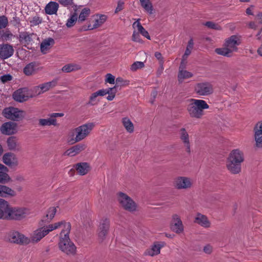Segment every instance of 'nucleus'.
<instances>
[{"label":"nucleus","instance_id":"1","mask_svg":"<svg viewBox=\"0 0 262 262\" xmlns=\"http://www.w3.org/2000/svg\"><path fill=\"white\" fill-rule=\"evenodd\" d=\"M63 223L61 227L62 231L60 233V238L58 243L59 249L67 255H74L76 252V247L71 241L69 237V233L71 231V226L69 222L61 221Z\"/></svg>","mask_w":262,"mask_h":262},{"label":"nucleus","instance_id":"2","mask_svg":"<svg viewBox=\"0 0 262 262\" xmlns=\"http://www.w3.org/2000/svg\"><path fill=\"white\" fill-rule=\"evenodd\" d=\"M186 111L190 118L201 119L205 115V110L209 108V105L204 100L190 98L187 100Z\"/></svg>","mask_w":262,"mask_h":262},{"label":"nucleus","instance_id":"3","mask_svg":"<svg viewBox=\"0 0 262 262\" xmlns=\"http://www.w3.org/2000/svg\"><path fill=\"white\" fill-rule=\"evenodd\" d=\"M244 161V153L238 149H233L227 158V168L232 174H238L241 171V165Z\"/></svg>","mask_w":262,"mask_h":262},{"label":"nucleus","instance_id":"4","mask_svg":"<svg viewBox=\"0 0 262 262\" xmlns=\"http://www.w3.org/2000/svg\"><path fill=\"white\" fill-rule=\"evenodd\" d=\"M94 126V123L89 122L75 128L70 133L71 138L68 142L74 144L83 140L89 135Z\"/></svg>","mask_w":262,"mask_h":262},{"label":"nucleus","instance_id":"5","mask_svg":"<svg viewBox=\"0 0 262 262\" xmlns=\"http://www.w3.org/2000/svg\"><path fill=\"white\" fill-rule=\"evenodd\" d=\"M62 224L63 223L61 221L48 226H43L36 229L33 232L31 237L32 241L35 243L38 242L50 232L61 227Z\"/></svg>","mask_w":262,"mask_h":262},{"label":"nucleus","instance_id":"6","mask_svg":"<svg viewBox=\"0 0 262 262\" xmlns=\"http://www.w3.org/2000/svg\"><path fill=\"white\" fill-rule=\"evenodd\" d=\"M6 239L11 243L20 245L28 244L30 240L24 234L16 230H10L6 233Z\"/></svg>","mask_w":262,"mask_h":262},{"label":"nucleus","instance_id":"7","mask_svg":"<svg viewBox=\"0 0 262 262\" xmlns=\"http://www.w3.org/2000/svg\"><path fill=\"white\" fill-rule=\"evenodd\" d=\"M29 214V211L24 208H13L7 202L6 220H20Z\"/></svg>","mask_w":262,"mask_h":262},{"label":"nucleus","instance_id":"8","mask_svg":"<svg viewBox=\"0 0 262 262\" xmlns=\"http://www.w3.org/2000/svg\"><path fill=\"white\" fill-rule=\"evenodd\" d=\"M3 116L7 119L18 121L22 120L25 116L24 111L17 108L9 107L5 108L3 111Z\"/></svg>","mask_w":262,"mask_h":262},{"label":"nucleus","instance_id":"9","mask_svg":"<svg viewBox=\"0 0 262 262\" xmlns=\"http://www.w3.org/2000/svg\"><path fill=\"white\" fill-rule=\"evenodd\" d=\"M194 91L200 96H207L213 93V88L210 82L205 81L196 83L194 87Z\"/></svg>","mask_w":262,"mask_h":262},{"label":"nucleus","instance_id":"10","mask_svg":"<svg viewBox=\"0 0 262 262\" xmlns=\"http://www.w3.org/2000/svg\"><path fill=\"white\" fill-rule=\"evenodd\" d=\"M118 200L120 205L125 210L131 212L136 210L137 205L136 203L126 194L120 192Z\"/></svg>","mask_w":262,"mask_h":262},{"label":"nucleus","instance_id":"11","mask_svg":"<svg viewBox=\"0 0 262 262\" xmlns=\"http://www.w3.org/2000/svg\"><path fill=\"white\" fill-rule=\"evenodd\" d=\"M110 227V222L107 218H102L99 225L98 235L99 239L102 242L106 237Z\"/></svg>","mask_w":262,"mask_h":262},{"label":"nucleus","instance_id":"12","mask_svg":"<svg viewBox=\"0 0 262 262\" xmlns=\"http://www.w3.org/2000/svg\"><path fill=\"white\" fill-rule=\"evenodd\" d=\"M174 187L179 190L187 189L192 186V182L189 178L186 177H178L175 179L173 182Z\"/></svg>","mask_w":262,"mask_h":262},{"label":"nucleus","instance_id":"13","mask_svg":"<svg viewBox=\"0 0 262 262\" xmlns=\"http://www.w3.org/2000/svg\"><path fill=\"white\" fill-rule=\"evenodd\" d=\"M241 39L237 35H232L225 39L224 46L226 47L231 53L236 52L238 50L237 46L241 44Z\"/></svg>","mask_w":262,"mask_h":262},{"label":"nucleus","instance_id":"14","mask_svg":"<svg viewBox=\"0 0 262 262\" xmlns=\"http://www.w3.org/2000/svg\"><path fill=\"white\" fill-rule=\"evenodd\" d=\"M170 228L172 231L177 234L181 233L184 231L183 223L180 216L177 214H174L172 216Z\"/></svg>","mask_w":262,"mask_h":262},{"label":"nucleus","instance_id":"15","mask_svg":"<svg viewBox=\"0 0 262 262\" xmlns=\"http://www.w3.org/2000/svg\"><path fill=\"white\" fill-rule=\"evenodd\" d=\"M86 147V145L84 143H78L66 150L63 153V155L71 157H74L84 151Z\"/></svg>","mask_w":262,"mask_h":262},{"label":"nucleus","instance_id":"16","mask_svg":"<svg viewBox=\"0 0 262 262\" xmlns=\"http://www.w3.org/2000/svg\"><path fill=\"white\" fill-rule=\"evenodd\" d=\"M14 49L12 45L8 43L0 45V58L4 60L11 57L14 53Z\"/></svg>","mask_w":262,"mask_h":262},{"label":"nucleus","instance_id":"17","mask_svg":"<svg viewBox=\"0 0 262 262\" xmlns=\"http://www.w3.org/2000/svg\"><path fill=\"white\" fill-rule=\"evenodd\" d=\"M117 85H115L113 88H109L106 89H101L95 92L97 96H104L106 94H108L106 99L108 101L113 100L115 97L117 93Z\"/></svg>","mask_w":262,"mask_h":262},{"label":"nucleus","instance_id":"18","mask_svg":"<svg viewBox=\"0 0 262 262\" xmlns=\"http://www.w3.org/2000/svg\"><path fill=\"white\" fill-rule=\"evenodd\" d=\"M63 113H55L50 115V118L48 119H40L39 120V124L41 126H50L56 125V117H60L63 116Z\"/></svg>","mask_w":262,"mask_h":262},{"label":"nucleus","instance_id":"19","mask_svg":"<svg viewBox=\"0 0 262 262\" xmlns=\"http://www.w3.org/2000/svg\"><path fill=\"white\" fill-rule=\"evenodd\" d=\"M3 162L11 167H14L18 165V160L16 156L11 152L6 153L3 157Z\"/></svg>","mask_w":262,"mask_h":262},{"label":"nucleus","instance_id":"20","mask_svg":"<svg viewBox=\"0 0 262 262\" xmlns=\"http://www.w3.org/2000/svg\"><path fill=\"white\" fill-rule=\"evenodd\" d=\"M254 130L256 146L261 148L262 147V121L256 124Z\"/></svg>","mask_w":262,"mask_h":262},{"label":"nucleus","instance_id":"21","mask_svg":"<svg viewBox=\"0 0 262 262\" xmlns=\"http://www.w3.org/2000/svg\"><path fill=\"white\" fill-rule=\"evenodd\" d=\"M73 167L76 170L77 173L80 176L86 174L91 170V166L87 162H80L75 164Z\"/></svg>","mask_w":262,"mask_h":262},{"label":"nucleus","instance_id":"22","mask_svg":"<svg viewBox=\"0 0 262 262\" xmlns=\"http://www.w3.org/2000/svg\"><path fill=\"white\" fill-rule=\"evenodd\" d=\"M179 137L186 147V150L188 153L190 152V145L189 136L185 128H181L179 130Z\"/></svg>","mask_w":262,"mask_h":262},{"label":"nucleus","instance_id":"23","mask_svg":"<svg viewBox=\"0 0 262 262\" xmlns=\"http://www.w3.org/2000/svg\"><path fill=\"white\" fill-rule=\"evenodd\" d=\"M106 19L107 16L106 15H101L98 18L95 19V23L93 26H91V25H89L88 26H83L80 29V31L91 30L97 28L102 25L106 21Z\"/></svg>","mask_w":262,"mask_h":262},{"label":"nucleus","instance_id":"24","mask_svg":"<svg viewBox=\"0 0 262 262\" xmlns=\"http://www.w3.org/2000/svg\"><path fill=\"white\" fill-rule=\"evenodd\" d=\"M16 124L12 122H8L4 123L1 127V132L5 135H12L16 132Z\"/></svg>","mask_w":262,"mask_h":262},{"label":"nucleus","instance_id":"25","mask_svg":"<svg viewBox=\"0 0 262 262\" xmlns=\"http://www.w3.org/2000/svg\"><path fill=\"white\" fill-rule=\"evenodd\" d=\"M163 246V244H161L159 242L155 243L154 244L151 246V248L148 249L145 251L144 254L150 256L157 255L160 254V250Z\"/></svg>","mask_w":262,"mask_h":262},{"label":"nucleus","instance_id":"26","mask_svg":"<svg viewBox=\"0 0 262 262\" xmlns=\"http://www.w3.org/2000/svg\"><path fill=\"white\" fill-rule=\"evenodd\" d=\"M8 148L11 150L19 151L21 149L20 143L16 137L12 136L9 137L7 141Z\"/></svg>","mask_w":262,"mask_h":262},{"label":"nucleus","instance_id":"27","mask_svg":"<svg viewBox=\"0 0 262 262\" xmlns=\"http://www.w3.org/2000/svg\"><path fill=\"white\" fill-rule=\"evenodd\" d=\"M194 222L205 228H208L210 226V223L207 216L200 213H197Z\"/></svg>","mask_w":262,"mask_h":262},{"label":"nucleus","instance_id":"28","mask_svg":"<svg viewBox=\"0 0 262 262\" xmlns=\"http://www.w3.org/2000/svg\"><path fill=\"white\" fill-rule=\"evenodd\" d=\"M16 195V192L11 188L6 186L0 185V196L2 197H13Z\"/></svg>","mask_w":262,"mask_h":262},{"label":"nucleus","instance_id":"29","mask_svg":"<svg viewBox=\"0 0 262 262\" xmlns=\"http://www.w3.org/2000/svg\"><path fill=\"white\" fill-rule=\"evenodd\" d=\"M8 169L4 165L0 164V183H6L10 181V178L7 173Z\"/></svg>","mask_w":262,"mask_h":262},{"label":"nucleus","instance_id":"30","mask_svg":"<svg viewBox=\"0 0 262 262\" xmlns=\"http://www.w3.org/2000/svg\"><path fill=\"white\" fill-rule=\"evenodd\" d=\"M13 99L18 102H22L27 99L26 91L24 89H19L15 91L13 94Z\"/></svg>","mask_w":262,"mask_h":262},{"label":"nucleus","instance_id":"31","mask_svg":"<svg viewBox=\"0 0 262 262\" xmlns=\"http://www.w3.org/2000/svg\"><path fill=\"white\" fill-rule=\"evenodd\" d=\"M59 8V5L57 2L51 1L49 2L45 7V12L49 15L56 14Z\"/></svg>","mask_w":262,"mask_h":262},{"label":"nucleus","instance_id":"32","mask_svg":"<svg viewBox=\"0 0 262 262\" xmlns=\"http://www.w3.org/2000/svg\"><path fill=\"white\" fill-rule=\"evenodd\" d=\"M54 43V40L52 38L45 39L40 44V50L43 54H46L50 49L51 46Z\"/></svg>","mask_w":262,"mask_h":262},{"label":"nucleus","instance_id":"33","mask_svg":"<svg viewBox=\"0 0 262 262\" xmlns=\"http://www.w3.org/2000/svg\"><path fill=\"white\" fill-rule=\"evenodd\" d=\"M36 63L35 62H32L27 64L24 68V73L27 76H31L34 74L36 71Z\"/></svg>","mask_w":262,"mask_h":262},{"label":"nucleus","instance_id":"34","mask_svg":"<svg viewBox=\"0 0 262 262\" xmlns=\"http://www.w3.org/2000/svg\"><path fill=\"white\" fill-rule=\"evenodd\" d=\"M33 34H30L27 32H21L19 34V40L21 42L29 44L32 40V35Z\"/></svg>","mask_w":262,"mask_h":262},{"label":"nucleus","instance_id":"35","mask_svg":"<svg viewBox=\"0 0 262 262\" xmlns=\"http://www.w3.org/2000/svg\"><path fill=\"white\" fill-rule=\"evenodd\" d=\"M7 201L0 199V219L6 220Z\"/></svg>","mask_w":262,"mask_h":262},{"label":"nucleus","instance_id":"36","mask_svg":"<svg viewBox=\"0 0 262 262\" xmlns=\"http://www.w3.org/2000/svg\"><path fill=\"white\" fill-rule=\"evenodd\" d=\"M133 27H136L138 29L139 33H141L143 36L146 37L147 39L150 40V36L148 34V32L142 27L141 24L139 21V19L137 20L136 21L134 22L133 25Z\"/></svg>","mask_w":262,"mask_h":262},{"label":"nucleus","instance_id":"37","mask_svg":"<svg viewBox=\"0 0 262 262\" xmlns=\"http://www.w3.org/2000/svg\"><path fill=\"white\" fill-rule=\"evenodd\" d=\"M193 74L186 70H180L178 75L179 82L182 83L184 79H188L192 77Z\"/></svg>","mask_w":262,"mask_h":262},{"label":"nucleus","instance_id":"38","mask_svg":"<svg viewBox=\"0 0 262 262\" xmlns=\"http://www.w3.org/2000/svg\"><path fill=\"white\" fill-rule=\"evenodd\" d=\"M13 36V34L9 29L0 30V40L7 41L10 40L12 37Z\"/></svg>","mask_w":262,"mask_h":262},{"label":"nucleus","instance_id":"39","mask_svg":"<svg viewBox=\"0 0 262 262\" xmlns=\"http://www.w3.org/2000/svg\"><path fill=\"white\" fill-rule=\"evenodd\" d=\"M57 83V80H53L52 81L45 82L40 84V89L42 93L49 91L51 88L55 87Z\"/></svg>","mask_w":262,"mask_h":262},{"label":"nucleus","instance_id":"40","mask_svg":"<svg viewBox=\"0 0 262 262\" xmlns=\"http://www.w3.org/2000/svg\"><path fill=\"white\" fill-rule=\"evenodd\" d=\"M122 122L124 127L127 132L129 133H132L134 132V124L128 118L125 117L122 118Z\"/></svg>","mask_w":262,"mask_h":262},{"label":"nucleus","instance_id":"41","mask_svg":"<svg viewBox=\"0 0 262 262\" xmlns=\"http://www.w3.org/2000/svg\"><path fill=\"white\" fill-rule=\"evenodd\" d=\"M91 10L88 8H84L81 11L79 17H78V23L81 24L85 21L88 17L89 16Z\"/></svg>","mask_w":262,"mask_h":262},{"label":"nucleus","instance_id":"42","mask_svg":"<svg viewBox=\"0 0 262 262\" xmlns=\"http://www.w3.org/2000/svg\"><path fill=\"white\" fill-rule=\"evenodd\" d=\"M80 69V66L74 63L67 64L64 66L61 70L63 72L70 73Z\"/></svg>","mask_w":262,"mask_h":262},{"label":"nucleus","instance_id":"43","mask_svg":"<svg viewBox=\"0 0 262 262\" xmlns=\"http://www.w3.org/2000/svg\"><path fill=\"white\" fill-rule=\"evenodd\" d=\"M141 6L149 14H152L153 8L149 0H140Z\"/></svg>","mask_w":262,"mask_h":262},{"label":"nucleus","instance_id":"44","mask_svg":"<svg viewBox=\"0 0 262 262\" xmlns=\"http://www.w3.org/2000/svg\"><path fill=\"white\" fill-rule=\"evenodd\" d=\"M56 213V209L55 207L50 208L47 211V213L44 220H42V222L45 221L46 222H50L54 217Z\"/></svg>","mask_w":262,"mask_h":262},{"label":"nucleus","instance_id":"45","mask_svg":"<svg viewBox=\"0 0 262 262\" xmlns=\"http://www.w3.org/2000/svg\"><path fill=\"white\" fill-rule=\"evenodd\" d=\"M215 52L218 55L226 57H231L232 54L228 48L225 46L223 48L215 49Z\"/></svg>","mask_w":262,"mask_h":262},{"label":"nucleus","instance_id":"46","mask_svg":"<svg viewBox=\"0 0 262 262\" xmlns=\"http://www.w3.org/2000/svg\"><path fill=\"white\" fill-rule=\"evenodd\" d=\"M77 21H78L77 14L76 13H74L67 20L66 26L68 28H71L75 25Z\"/></svg>","mask_w":262,"mask_h":262},{"label":"nucleus","instance_id":"47","mask_svg":"<svg viewBox=\"0 0 262 262\" xmlns=\"http://www.w3.org/2000/svg\"><path fill=\"white\" fill-rule=\"evenodd\" d=\"M207 28L215 30H222V27L218 24L215 23L211 21H208L203 24Z\"/></svg>","mask_w":262,"mask_h":262},{"label":"nucleus","instance_id":"48","mask_svg":"<svg viewBox=\"0 0 262 262\" xmlns=\"http://www.w3.org/2000/svg\"><path fill=\"white\" fill-rule=\"evenodd\" d=\"M9 24L7 17L5 15H0V30L6 28Z\"/></svg>","mask_w":262,"mask_h":262},{"label":"nucleus","instance_id":"49","mask_svg":"<svg viewBox=\"0 0 262 262\" xmlns=\"http://www.w3.org/2000/svg\"><path fill=\"white\" fill-rule=\"evenodd\" d=\"M10 22L16 28H19L21 26L20 18L17 16L16 13H14V16Z\"/></svg>","mask_w":262,"mask_h":262},{"label":"nucleus","instance_id":"50","mask_svg":"<svg viewBox=\"0 0 262 262\" xmlns=\"http://www.w3.org/2000/svg\"><path fill=\"white\" fill-rule=\"evenodd\" d=\"M129 84V81L125 80L121 77H117L116 79L117 88L119 86H125Z\"/></svg>","mask_w":262,"mask_h":262},{"label":"nucleus","instance_id":"51","mask_svg":"<svg viewBox=\"0 0 262 262\" xmlns=\"http://www.w3.org/2000/svg\"><path fill=\"white\" fill-rule=\"evenodd\" d=\"M144 64L141 61H136L130 67V70L132 71H135L139 69H141L144 67Z\"/></svg>","mask_w":262,"mask_h":262},{"label":"nucleus","instance_id":"52","mask_svg":"<svg viewBox=\"0 0 262 262\" xmlns=\"http://www.w3.org/2000/svg\"><path fill=\"white\" fill-rule=\"evenodd\" d=\"M42 21V19L38 16H35L32 17V19L30 20L31 26H36L41 24Z\"/></svg>","mask_w":262,"mask_h":262},{"label":"nucleus","instance_id":"53","mask_svg":"<svg viewBox=\"0 0 262 262\" xmlns=\"http://www.w3.org/2000/svg\"><path fill=\"white\" fill-rule=\"evenodd\" d=\"M98 97V96H97L96 94H95V92L92 93L90 97L88 104L91 105H94L96 104L98 102V101L96 100V98Z\"/></svg>","mask_w":262,"mask_h":262},{"label":"nucleus","instance_id":"54","mask_svg":"<svg viewBox=\"0 0 262 262\" xmlns=\"http://www.w3.org/2000/svg\"><path fill=\"white\" fill-rule=\"evenodd\" d=\"M105 77V82L109 83L110 84H114L115 83V77L112 74L108 73L106 75Z\"/></svg>","mask_w":262,"mask_h":262},{"label":"nucleus","instance_id":"55","mask_svg":"<svg viewBox=\"0 0 262 262\" xmlns=\"http://www.w3.org/2000/svg\"><path fill=\"white\" fill-rule=\"evenodd\" d=\"M132 40L134 41L142 43V40L141 39L140 35L139 32L134 31L132 35Z\"/></svg>","mask_w":262,"mask_h":262},{"label":"nucleus","instance_id":"56","mask_svg":"<svg viewBox=\"0 0 262 262\" xmlns=\"http://www.w3.org/2000/svg\"><path fill=\"white\" fill-rule=\"evenodd\" d=\"M155 56L156 57L157 59L159 60L160 66H161L162 70H163L164 69L163 66L164 63V60L161 53L159 52H156L155 53Z\"/></svg>","mask_w":262,"mask_h":262},{"label":"nucleus","instance_id":"57","mask_svg":"<svg viewBox=\"0 0 262 262\" xmlns=\"http://www.w3.org/2000/svg\"><path fill=\"white\" fill-rule=\"evenodd\" d=\"M0 79L3 83H5L8 81H11L12 79V76L10 74H8L2 76Z\"/></svg>","mask_w":262,"mask_h":262},{"label":"nucleus","instance_id":"58","mask_svg":"<svg viewBox=\"0 0 262 262\" xmlns=\"http://www.w3.org/2000/svg\"><path fill=\"white\" fill-rule=\"evenodd\" d=\"M124 3L123 2L121 1H118L117 6L115 11V13H117L121 11L122 10H123L124 8Z\"/></svg>","mask_w":262,"mask_h":262},{"label":"nucleus","instance_id":"59","mask_svg":"<svg viewBox=\"0 0 262 262\" xmlns=\"http://www.w3.org/2000/svg\"><path fill=\"white\" fill-rule=\"evenodd\" d=\"M58 2L63 6L71 5L73 0H58Z\"/></svg>","mask_w":262,"mask_h":262},{"label":"nucleus","instance_id":"60","mask_svg":"<svg viewBox=\"0 0 262 262\" xmlns=\"http://www.w3.org/2000/svg\"><path fill=\"white\" fill-rule=\"evenodd\" d=\"M33 92L37 95L42 94L41 89H40V85L35 86L33 88Z\"/></svg>","mask_w":262,"mask_h":262},{"label":"nucleus","instance_id":"61","mask_svg":"<svg viewBox=\"0 0 262 262\" xmlns=\"http://www.w3.org/2000/svg\"><path fill=\"white\" fill-rule=\"evenodd\" d=\"M203 251L207 254H210L212 251V247L209 245H206L204 247Z\"/></svg>","mask_w":262,"mask_h":262},{"label":"nucleus","instance_id":"62","mask_svg":"<svg viewBox=\"0 0 262 262\" xmlns=\"http://www.w3.org/2000/svg\"><path fill=\"white\" fill-rule=\"evenodd\" d=\"M253 8V6H251L250 7L248 8L246 10V12L247 14L251 15H253V13L252 12Z\"/></svg>","mask_w":262,"mask_h":262},{"label":"nucleus","instance_id":"63","mask_svg":"<svg viewBox=\"0 0 262 262\" xmlns=\"http://www.w3.org/2000/svg\"><path fill=\"white\" fill-rule=\"evenodd\" d=\"M193 39L191 38L189 40L187 48H188L190 49H192L193 48Z\"/></svg>","mask_w":262,"mask_h":262},{"label":"nucleus","instance_id":"64","mask_svg":"<svg viewBox=\"0 0 262 262\" xmlns=\"http://www.w3.org/2000/svg\"><path fill=\"white\" fill-rule=\"evenodd\" d=\"M249 26L250 28L255 29L256 27V24L254 22L251 21L249 24Z\"/></svg>","mask_w":262,"mask_h":262}]
</instances>
